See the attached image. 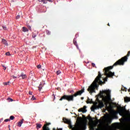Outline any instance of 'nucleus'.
Masks as SVG:
<instances>
[{
    "label": "nucleus",
    "mask_w": 130,
    "mask_h": 130,
    "mask_svg": "<svg viewBox=\"0 0 130 130\" xmlns=\"http://www.w3.org/2000/svg\"><path fill=\"white\" fill-rule=\"evenodd\" d=\"M9 119L11 120H14V119H15V117L14 116H11Z\"/></svg>",
    "instance_id": "nucleus-20"
},
{
    "label": "nucleus",
    "mask_w": 130,
    "mask_h": 130,
    "mask_svg": "<svg viewBox=\"0 0 130 130\" xmlns=\"http://www.w3.org/2000/svg\"><path fill=\"white\" fill-rule=\"evenodd\" d=\"M42 84H40L39 86V91H41V89H42Z\"/></svg>",
    "instance_id": "nucleus-21"
},
{
    "label": "nucleus",
    "mask_w": 130,
    "mask_h": 130,
    "mask_svg": "<svg viewBox=\"0 0 130 130\" xmlns=\"http://www.w3.org/2000/svg\"><path fill=\"white\" fill-rule=\"evenodd\" d=\"M31 100H36V98H35L34 97V95H32L31 99Z\"/></svg>",
    "instance_id": "nucleus-31"
},
{
    "label": "nucleus",
    "mask_w": 130,
    "mask_h": 130,
    "mask_svg": "<svg viewBox=\"0 0 130 130\" xmlns=\"http://www.w3.org/2000/svg\"><path fill=\"white\" fill-rule=\"evenodd\" d=\"M40 3H43V4H47L46 0H39Z\"/></svg>",
    "instance_id": "nucleus-18"
},
{
    "label": "nucleus",
    "mask_w": 130,
    "mask_h": 130,
    "mask_svg": "<svg viewBox=\"0 0 130 130\" xmlns=\"http://www.w3.org/2000/svg\"><path fill=\"white\" fill-rule=\"evenodd\" d=\"M50 124H51L50 123H47V124L44 125L43 126V130H50L49 127H47V125H49Z\"/></svg>",
    "instance_id": "nucleus-9"
},
{
    "label": "nucleus",
    "mask_w": 130,
    "mask_h": 130,
    "mask_svg": "<svg viewBox=\"0 0 130 130\" xmlns=\"http://www.w3.org/2000/svg\"><path fill=\"white\" fill-rule=\"evenodd\" d=\"M98 102H99V105H97V104H98V102H95V106L97 107L98 109H99V108H102L103 107H104V104L103 103V102H102V101H100L99 100V99L98 100Z\"/></svg>",
    "instance_id": "nucleus-4"
},
{
    "label": "nucleus",
    "mask_w": 130,
    "mask_h": 130,
    "mask_svg": "<svg viewBox=\"0 0 130 130\" xmlns=\"http://www.w3.org/2000/svg\"><path fill=\"white\" fill-rule=\"evenodd\" d=\"M61 72H60V71H57L56 72V74L58 76V75H59Z\"/></svg>",
    "instance_id": "nucleus-28"
},
{
    "label": "nucleus",
    "mask_w": 130,
    "mask_h": 130,
    "mask_svg": "<svg viewBox=\"0 0 130 130\" xmlns=\"http://www.w3.org/2000/svg\"><path fill=\"white\" fill-rule=\"evenodd\" d=\"M85 92V89L82 88L81 90L77 91L75 93L72 95H63L59 99V101H62V100H67L68 102L71 101H74V97H77V96L81 95L83 93Z\"/></svg>",
    "instance_id": "nucleus-3"
},
{
    "label": "nucleus",
    "mask_w": 130,
    "mask_h": 130,
    "mask_svg": "<svg viewBox=\"0 0 130 130\" xmlns=\"http://www.w3.org/2000/svg\"><path fill=\"white\" fill-rule=\"evenodd\" d=\"M11 77L13 78V79H17V78H19V76H15L14 75H12Z\"/></svg>",
    "instance_id": "nucleus-24"
},
{
    "label": "nucleus",
    "mask_w": 130,
    "mask_h": 130,
    "mask_svg": "<svg viewBox=\"0 0 130 130\" xmlns=\"http://www.w3.org/2000/svg\"><path fill=\"white\" fill-rule=\"evenodd\" d=\"M63 121L64 123H67V124H71L72 123L71 120L68 119L66 118H63Z\"/></svg>",
    "instance_id": "nucleus-8"
},
{
    "label": "nucleus",
    "mask_w": 130,
    "mask_h": 130,
    "mask_svg": "<svg viewBox=\"0 0 130 130\" xmlns=\"http://www.w3.org/2000/svg\"><path fill=\"white\" fill-rule=\"evenodd\" d=\"M3 41H6V40H3Z\"/></svg>",
    "instance_id": "nucleus-41"
},
{
    "label": "nucleus",
    "mask_w": 130,
    "mask_h": 130,
    "mask_svg": "<svg viewBox=\"0 0 130 130\" xmlns=\"http://www.w3.org/2000/svg\"><path fill=\"white\" fill-rule=\"evenodd\" d=\"M42 125L40 123H37V128L38 129L39 128H41Z\"/></svg>",
    "instance_id": "nucleus-16"
},
{
    "label": "nucleus",
    "mask_w": 130,
    "mask_h": 130,
    "mask_svg": "<svg viewBox=\"0 0 130 130\" xmlns=\"http://www.w3.org/2000/svg\"><path fill=\"white\" fill-rule=\"evenodd\" d=\"M122 91H125V92H126L127 88L126 87H124V88H122Z\"/></svg>",
    "instance_id": "nucleus-29"
},
{
    "label": "nucleus",
    "mask_w": 130,
    "mask_h": 130,
    "mask_svg": "<svg viewBox=\"0 0 130 130\" xmlns=\"http://www.w3.org/2000/svg\"><path fill=\"white\" fill-rule=\"evenodd\" d=\"M88 119H89V120L92 121L93 120V119L92 118V117L89 116V118H88Z\"/></svg>",
    "instance_id": "nucleus-30"
},
{
    "label": "nucleus",
    "mask_w": 130,
    "mask_h": 130,
    "mask_svg": "<svg viewBox=\"0 0 130 130\" xmlns=\"http://www.w3.org/2000/svg\"><path fill=\"white\" fill-rule=\"evenodd\" d=\"M86 108H87V107L86 106H84L83 108L79 109L78 110V111L79 112H86V111H87Z\"/></svg>",
    "instance_id": "nucleus-7"
},
{
    "label": "nucleus",
    "mask_w": 130,
    "mask_h": 130,
    "mask_svg": "<svg viewBox=\"0 0 130 130\" xmlns=\"http://www.w3.org/2000/svg\"><path fill=\"white\" fill-rule=\"evenodd\" d=\"M102 76H103V75H102L100 71H99L98 76L95 78L90 86L88 87L87 91L89 92L90 95H92V93L95 92L96 88L99 87V85H102V84L104 83V82L100 79L102 78ZM97 83H98L99 85Z\"/></svg>",
    "instance_id": "nucleus-2"
},
{
    "label": "nucleus",
    "mask_w": 130,
    "mask_h": 130,
    "mask_svg": "<svg viewBox=\"0 0 130 130\" xmlns=\"http://www.w3.org/2000/svg\"><path fill=\"white\" fill-rule=\"evenodd\" d=\"M98 129L100 130V129Z\"/></svg>",
    "instance_id": "nucleus-44"
},
{
    "label": "nucleus",
    "mask_w": 130,
    "mask_h": 130,
    "mask_svg": "<svg viewBox=\"0 0 130 130\" xmlns=\"http://www.w3.org/2000/svg\"><path fill=\"white\" fill-rule=\"evenodd\" d=\"M28 29H29V30H31V26H28Z\"/></svg>",
    "instance_id": "nucleus-38"
},
{
    "label": "nucleus",
    "mask_w": 130,
    "mask_h": 130,
    "mask_svg": "<svg viewBox=\"0 0 130 130\" xmlns=\"http://www.w3.org/2000/svg\"><path fill=\"white\" fill-rule=\"evenodd\" d=\"M29 95H32V91H29Z\"/></svg>",
    "instance_id": "nucleus-37"
},
{
    "label": "nucleus",
    "mask_w": 130,
    "mask_h": 130,
    "mask_svg": "<svg viewBox=\"0 0 130 130\" xmlns=\"http://www.w3.org/2000/svg\"><path fill=\"white\" fill-rule=\"evenodd\" d=\"M2 67H3L4 71H6V70H7V67H6L5 66L3 65L2 66Z\"/></svg>",
    "instance_id": "nucleus-34"
},
{
    "label": "nucleus",
    "mask_w": 130,
    "mask_h": 130,
    "mask_svg": "<svg viewBox=\"0 0 130 130\" xmlns=\"http://www.w3.org/2000/svg\"><path fill=\"white\" fill-rule=\"evenodd\" d=\"M16 20H18V19H20V16L19 15H17L16 16Z\"/></svg>",
    "instance_id": "nucleus-32"
},
{
    "label": "nucleus",
    "mask_w": 130,
    "mask_h": 130,
    "mask_svg": "<svg viewBox=\"0 0 130 130\" xmlns=\"http://www.w3.org/2000/svg\"><path fill=\"white\" fill-rule=\"evenodd\" d=\"M3 28L4 29V30H8V28H7V26H3Z\"/></svg>",
    "instance_id": "nucleus-26"
},
{
    "label": "nucleus",
    "mask_w": 130,
    "mask_h": 130,
    "mask_svg": "<svg viewBox=\"0 0 130 130\" xmlns=\"http://www.w3.org/2000/svg\"><path fill=\"white\" fill-rule=\"evenodd\" d=\"M97 109H98V108H97V107L95 106L91 108V110L94 112H95V110Z\"/></svg>",
    "instance_id": "nucleus-15"
},
{
    "label": "nucleus",
    "mask_w": 130,
    "mask_h": 130,
    "mask_svg": "<svg viewBox=\"0 0 130 130\" xmlns=\"http://www.w3.org/2000/svg\"><path fill=\"white\" fill-rule=\"evenodd\" d=\"M91 66L92 67H93V68H95V69H97V67H96V65H95V63H92Z\"/></svg>",
    "instance_id": "nucleus-25"
},
{
    "label": "nucleus",
    "mask_w": 130,
    "mask_h": 130,
    "mask_svg": "<svg viewBox=\"0 0 130 130\" xmlns=\"http://www.w3.org/2000/svg\"><path fill=\"white\" fill-rule=\"evenodd\" d=\"M28 31H29V29H28V28H26L24 26H23L22 27V31L23 32H28Z\"/></svg>",
    "instance_id": "nucleus-14"
},
{
    "label": "nucleus",
    "mask_w": 130,
    "mask_h": 130,
    "mask_svg": "<svg viewBox=\"0 0 130 130\" xmlns=\"http://www.w3.org/2000/svg\"><path fill=\"white\" fill-rule=\"evenodd\" d=\"M54 98H55V96H54Z\"/></svg>",
    "instance_id": "nucleus-42"
},
{
    "label": "nucleus",
    "mask_w": 130,
    "mask_h": 130,
    "mask_svg": "<svg viewBox=\"0 0 130 130\" xmlns=\"http://www.w3.org/2000/svg\"><path fill=\"white\" fill-rule=\"evenodd\" d=\"M37 68L38 69H40V68H41V65H40V64L38 65V66H37Z\"/></svg>",
    "instance_id": "nucleus-33"
},
{
    "label": "nucleus",
    "mask_w": 130,
    "mask_h": 130,
    "mask_svg": "<svg viewBox=\"0 0 130 130\" xmlns=\"http://www.w3.org/2000/svg\"><path fill=\"white\" fill-rule=\"evenodd\" d=\"M73 43L76 46L77 48L79 49V46H78V43H77V41L74 40Z\"/></svg>",
    "instance_id": "nucleus-17"
},
{
    "label": "nucleus",
    "mask_w": 130,
    "mask_h": 130,
    "mask_svg": "<svg viewBox=\"0 0 130 130\" xmlns=\"http://www.w3.org/2000/svg\"><path fill=\"white\" fill-rule=\"evenodd\" d=\"M81 100H83L84 99V98L82 97L81 98Z\"/></svg>",
    "instance_id": "nucleus-39"
},
{
    "label": "nucleus",
    "mask_w": 130,
    "mask_h": 130,
    "mask_svg": "<svg viewBox=\"0 0 130 130\" xmlns=\"http://www.w3.org/2000/svg\"><path fill=\"white\" fill-rule=\"evenodd\" d=\"M125 110V108L121 107L118 109V113H119L120 115L121 114H123L124 113V110Z\"/></svg>",
    "instance_id": "nucleus-6"
},
{
    "label": "nucleus",
    "mask_w": 130,
    "mask_h": 130,
    "mask_svg": "<svg viewBox=\"0 0 130 130\" xmlns=\"http://www.w3.org/2000/svg\"><path fill=\"white\" fill-rule=\"evenodd\" d=\"M9 84H10V81H8L7 82H4L3 83V85H4V86H8V85H9Z\"/></svg>",
    "instance_id": "nucleus-19"
},
{
    "label": "nucleus",
    "mask_w": 130,
    "mask_h": 130,
    "mask_svg": "<svg viewBox=\"0 0 130 130\" xmlns=\"http://www.w3.org/2000/svg\"><path fill=\"white\" fill-rule=\"evenodd\" d=\"M54 98H55V96H54Z\"/></svg>",
    "instance_id": "nucleus-43"
},
{
    "label": "nucleus",
    "mask_w": 130,
    "mask_h": 130,
    "mask_svg": "<svg viewBox=\"0 0 130 130\" xmlns=\"http://www.w3.org/2000/svg\"><path fill=\"white\" fill-rule=\"evenodd\" d=\"M100 93L102 94V95H103V94H106V95L108 96V98L110 99V90L109 89L103 90L102 91H100Z\"/></svg>",
    "instance_id": "nucleus-5"
},
{
    "label": "nucleus",
    "mask_w": 130,
    "mask_h": 130,
    "mask_svg": "<svg viewBox=\"0 0 130 130\" xmlns=\"http://www.w3.org/2000/svg\"><path fill=\"white\" fill-rule=\"evenodd\" d=\"M117 113H118L117 112L115 111V112H113V115H116V114H117Z\"/></svg>",
    "instance_id": "nucleus-35"
},
{
    "label": "nucleus",
    "mask_w": 130,
    "mask_h": 130,
    "mask_svg": "<svg viewBox=\"0 0 130 130\" xmlns=\"http://www.w3.org/2000/svg\"><path fill=\"white\" fill-rule=\"evenodd\" d=\"M124 102H126V103L129 102L130 98L126 96L125 98H124Z\"/></svg>",
    "instance_id": "nucleus-13"
},
{
    "label": "nucleus",
    "mask_w": 130,
    "mask_h": 130,
    "mask_svg": "<svg viewBox=\"0 0 130 130\" xmlns=\"http://www.w3.org/2000/svg\"><path fill=\"white\" fill-rule=\"evenodd\" d=\"M20 77H21L23 79L27 78V76L25 74H24V73H21L20 76L18 75V78H20Z\"/></svg>",
    "instance_id": "nucleus-10"
},
{
    "label": "nucleus",
    "mask_w": 130,
    "mask_h": 130,
    "mask_svg": "<svg viewBox=\"0 0 130 130\" xmlns=\"http://www.w3.org/2000/svg\"><path fill=\"white\" fill-rule=\"evenodd\" d=\"M46 33L47 35H50L51 34V32L49 30H46Z\"/></svg>",
    "instance_id": "nucleus-23"
},
{
    "label": "nucleus",
    "mask_w": 130,
    "mask_h": 130,
    "mask_svg": "<svg viewBox=\"0 0 130 130\" xmlns=\"http://www.w3.org/2000/svg\"><path fill=\"white\" fill-rule=\"evenodd\" d=\"M11 120L10 119H6L4 120L5 122H8V121H10Z\"/></svg>",
    "instance_id": "nucleus-27"
},
{
    "label": "nucleus",
    "mask_w": 130,
    "mask_h": 130,
    "mask_svg": "<svg viewBox=\"0 0 130 130\" xmlns=\"http://www.w3.org/2000/svg\"><path fill=\"white\" fill-rule=\"evenodd\" d=\"M23 120H24L23 119H22L21 121H19L18 122L17 126H19V127H21V126H22V124L23 123Z\"/></svg>",
    "instance_id": "nucleus-12"
},
{
    "label": "nucleus",
    "mask_w": 130,
    "mask_h": 130,
    "mask_svg": "<svg viewBox=\"0 0 130 130\" xmlns=\"http://www.w3.org/2000/svg\"><path fill=\"white\" fill-rule=\"evenodd\" d=\"M108 26H110V25L109 24V23H108Z\"/></svg>",
    "instance_id": "nucleus-40"
},
{
    "label": "nucleus",
    "mask_w": 130,
    "mask_h": 130,
    "mask_svg": "<svg viewBox=\"0 0 130 130\" xmlns=\"http://www.w3.org/2000/svg\"><path fill=\"white\" fill-rule=\"evenodd\" d=\"M6 55H10L11 54L10 53V52H7V53H6Z\"/></svg>",
    "instance_id": "nucleus-36"
},
{
    "label": "nucleus",
    "mask_w": 130,
    "mask_h": 130,
    "mask_svg": "<svg viewBox=\"0 0 130 130\" xmlns=\"http://www.w3.org/2000/svg\"><path fill=\"white\" fill-rule=\"evenodd\" d=\"M8 101H9V102H12V101H13L14 100H13L12 99L8 98L7 99Z\"/></svg>",
    "instance_id": "nucleus-22"
},
{
    "label": "nucleus",
    "mask_w": 130,
    "mask_h": 130,
    "mask_svg": "<svg viewBox=\"0 0 130 130\" xmlns=\"http://www.w3.org/2000/svg\"><path fill=\"white\" fill-rule=\"evenodd\" d=\"M130 51H129L126 56L121 58L120 59L116 61L113 66H109L107 68H105L104 71H105V75L106 76V77L104 79V81L107 82V79L108 78H113V76H114V72H111L110 70H112L114 67H116V66H123L124 64V62L127 61V57L129 56Z\"/></svg>",
    "instance_id": "nucleus-1"
},
{
    "label": "nucleus",
    "mask_w": 130,
    "mask_h": 130,
    "mask_svg": "<svg viewBox=\"0 0 130 130\" xmlns=\"http://www.w3.org/2000/svg\"><path fill=\"white\" fill-rule=\"evenodd\" d=\"M93 101H92V99L91 100H90L89 98H88V99H87V101L86 102V103L87 104H92V103H93Z\"/></svg>",
    "instance_id": "nucleus-11"
}]
</instances>
